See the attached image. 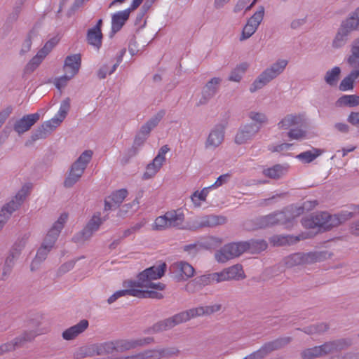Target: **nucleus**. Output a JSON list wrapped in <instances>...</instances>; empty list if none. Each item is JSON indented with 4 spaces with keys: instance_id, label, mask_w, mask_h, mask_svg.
Returning <instances> with one entry per match:
<instances>
[{
    "instance_id": "obj_40",
    "label": "nucleus",
    "mask_w": 359,
    "mask_h": 359,
    "mask_svg": "<svg viewBox=\"0 0 359 359\" xmlns=\"http://www.w3.org/2000/svg\"><path fill=\"white\" fill-rule=\"evenodd\" d=\"M102 34L101 30L97 28H90L87 33V41L89 44L99 49L102 45Z\"/></svg>"
},
{
    "instance_id": "obj_29",
    "label": "nucleus",
    "mask_w": 359,
    "mask_h": 359,
    "mask_svg": "<svg viewBox=\"0 0 359 359\" xmlns=\"http://www.w3.org/2000/svg\"><path fill=\"white\" fill-rule=\"evenodd\" d=\"M88 325L87 320L83 319L80 320L77 324L66 329L62 332V338L67 341L74 339L88 328Z\"/></svg>"
},
{
    "instance_id": "obj_42",
    "label": "nucleus",
    "mask_w": 359,
    "mask_h": 359,
    "mask_svg": "<svg viewBox=\"0 0 359 359\" xmlns=\"http://www.w3.org/2000/svg\"><path fill=\"white\" fill-rule=\"evenodd\" d=\"M300 122V116L294 114H288L278 122V126L280 129L288 130L291 127L299 124Z\"/></svg>"
},
{
    "instance_id": "obj_1",
    "label": "nucleus",
    "mask_w": 359,
    "mask_h": 359,
    "mask_svg": "<svg viewBox=\"0 0 359 359\" xmlns=\"http://www.w3.org/2000/svg\"><path fill=\"white\" fill-rule=\"evenodd\" d=\"M154 341L151 337L138 339H121L114 341H107L102 344H92L81 347L76 353V357H90L94 355L111 353L114 351L123 352L140 346L148 345Z\"/></svg>"
},
{
    "instance_id": "obj_35",
    "label": "nucleus",
    "mask_w": 359,
    "mask_h": 359,
    "mask_svg": "<svg viewBox=\"0 0 359 359\" xmlns=\"http://www.w3.org/2000/svg\"><path fill=\"white\" fill-rule=\"evenodd\" d=\"M221 82L222 79L214 77L206 83L203 90V95L205 100L211 98L216 94Z\"/></svg>"
},
{
    "instance_id": "obj_4",
    "label": "nucleus",
    "mask_w": 359,
    "mask_h": 359,
    "mask_svg": "<svg viewBox=\"0 0 359 359\" xmlns=\"http://www.w3.org/2000/svg\"><path fill=\"white\" fill-rule=\"evenodd\" d=\"M165 268V264L163 263L158 266L148 268L138 275L137 280H135L137 287L143 289L144 291L154 292L160 295V297H147L146 298H163V294L158 291L163 290L165 289V285L160 282L155 283L154 280L161 278L164 275Z\"/></svg>"
},
{
    "instance_id": "obj_15",
    "label": "nucleus",
    "mask_w": 359,
    "mask_h": 359,
    "mask_svg": "<svg viewBox=\"0 0 359 359\" xmlns=\"http://www.w3.org/2000/svg\"><path fill=\"white\" fill-rule=\"evenodd\" d=\"M291 340L289 337L278 338L272 341L264 344L259 349L250 353L243 359H262L269 353L279 349L287 344Z\"/></svg>"
},
{
    "instance_id": "obj_41",
    "label": "nucleus",
    "mask_w": 359,
    "mask_h": 359,
    "mask_svg": "<svg viewBox=\"0 0 359 359\" xmlns=\"http://www.w3.org/2000/svg\"><path fill=\"white\" fill-rule=\"evenodd\" d=\"M349 34L347 31L339 27L332 40V46L335 49L344 47L348 40Z\"/></svg>"
},
{
    "instance_id": "obj_5",
    "label": "nucleus",
    "mask_w": 359,
    "mask_h": 359,
    "mask_svg": "<svg viewBox=\"0 0 359 359\" xmlns=\"http://www.w3.org/2000/svg\"><path fill=\"white\" fill-rule=\"evenodd\" d=\"M288 65V60L286 59H278L275 62L262 71L252 81L250 86L249 90L254 93L261 90L273 79L280 76L285 69Z\"/></svg>"
},
{
    "instance_id": "obj_26",
    "label": "nucleus",
    "mask_w": 359,
    "mask_h": 359,
    "mask_svg": "<svg viewBox=\"0 0 359 359\" xmlns=\"http://www.w3.org/2000/svg\"><path fill=\"white\" fill-rule=\"evenodd\" d=\"M40 118L39 113L30 114L17 120L13 126L14 130L21 135L28 131Z\"/></svg>"
},
{
    "instance_id": "obj_45",
    "label": "nucleus",
    "mask_w": 359,
    "mask_h": 359,
    "mask_svg": "<svg viewBox=\"0 0 359 359\" xmlns=\"http://www.w3.org/2000/svg\"><path fill=\"white\" fill-rule=\"evenodd\" d=\"M211 189V187L209 186L203 188L201 191L197 190L191 194V201L195 208H200L201 206V202L205 201L206 198Z\"/></svg>"
},
{
    "instance_id": "obj_13",
    "label": "nucleus",
    "mask_w": 359,
    "mask_h": 359,
    "mask_svg": "<svg viewBox=\"0 0 359 359\" xmlns=\"http://www.w3.org/2000/svg\"><path fill=\"white\" fill-rule=\"evenodd\" d=\"M105 220L106 217H101L100 213L94 214L84 229L74 236V241L77 243H83L88 240L99 229L100 226Z\"/></svg>"
},
{
    "instance_id": "obj_30",
    "label": "nucleus",
    "mask_w": 359,
    "mask_h": 359,
    "mask_svg": "<svg viewBox=\"0 0 359 359\" xmlns=\"http://www.w3.org/2000/svg\"><path fill=\"white\" fill-rule=\"evenodd\" d=\"M130 15L129 10L126 9L113 13L111 15V33L114 34L120 31L128 20Z\"/></svg>"
},
{
    "instance_id": "obj_52",
    "label": "nucleus",
    "mask_w": 359,
    "mask_h": 359,
    "mask_svg": "<svg viewBox=\"0 0 359 359\" xmlns=\"http://www.w3.org/2000/svg\"><path fill=\"white\" fill-rule=\"evenodd\" d=\"M250 0H238L233 8V12L244 14L256 4L257 0H253L250 4Z\"/></svg>"
},
{
    "instance_id": "obj_59",
    "label": "nucleus",
    "mask_w": 359,
    "mask_h": 359,
    "mask_svg": "<svg viewBox=\"0 0 359 359\" xmlns=\"http://www.w3.org/2000/svg\"><path fill=\"white\" fill-rule=\"evenodd\" d=\"M74 77H70L69 74H64V75L57 77L54 80V85L58 90L64 88L69 81Z\"/></svg>"
},
{
    "instance_id": "obj_10",
    "label": "nucleus",
    "mask_w": 359,
    "mask_h": 359,
    "mask_svg": "<svg viewBox=\"0 0 359 359\" xmlns=\"http://www.w3.org/2000/svg\"><path fill=\"white\" fill-rule=\"evenodd\" d=\"M328 256L327 252H297L286 257L284 262L287 267L292 268L322 262L326 259Z\"/></svg>"
},
{
    "instance_id": "obj_25",
    "label": "nucleus",
    "mask_w": 359,
    "mask_h": 359,
    "mask_svg": "<svg viewBox=\"0 0 359 359\" xmlns=\"http://www.w3.org/2000/svg\"><path fill=\"white\" fill-rule=\"evenodd\" d=\"M170 269L175 274L177 280H186L194 276L195 273L194 268L188 262L179 261L173 263Z\"/></svg>"
},
{
    "instance_id": "obj_18",
    "label": "nucleus",
    "mask_w": 359,
    "mask_h": 359,
    "mask_svg": "<svg viewBox=\"0 0 359 359\" xmlns=\"http://www.w3.org/2000/svg\"><path fill=\"white\" fill-rule=\"evenodd\" d=\"M69 215L66 212L62 213L57 219L53 224L47 232L42 244L53 248L62 229L68 220Z\"/></svg>"
},
{
    "instance_id": "obj_56",
    "label": "nucleus",
    "mask_w": 359,
    "mask_h": 359,
    "mask_svg": "<svg viewBox=\"0 0 359 359\" xmlns=\"http://www.w3.org/2000/svg\"><path fill=\"white\" fill-rule=\"evenodd\" d=\"M18 258V257L14 256V254L10 252V254L6 257V261H5V264H4V269H3V275L4 276H6L7 274H8L11 272L12 268L13 267V266L15 264V260H17Z\"/></svg>"
},
{
    "instance_id": "obj_34",
    "label": "nucleus",
    "mask_w": 359,
    "mask_h": 359,
    "mask_svg": "<svg viewBox=\"0 0 359 359\" xmlns=\"http://www.w3.org/2000/svg\"><path fill=\"white\" fill-rule=\"evenodd\" d=\"M288 165L287 164H277L271 168H266L263 170V174L271 179H278L288 172Z\"/></svg>"
},
{
    "instance_id": "obj_12",
    "label": "nucleus",
    "mask_w": 359,
    "mask_h": 359,
    "mask_svg": "<svg viewBox=\"0 0 359 359\" xmlns=\"http://www.w3.org/2000/svg\"><path fill=\"white\" fill-rule=\"evenodd\" d=\"M59 39L53 37L48 40L26 65L25 67V74H31L34 72L41 64L46 57L50 53L52 49L57 44Z\"/></svg>"
},
{
    "instance_id": "obj_28",
    "label": "nucleus",
    "mask_w": 359,
    "mask_h": 359,
    "mask_svg": "<svg viewBox=\"0 0 359 359\" xmlns=\"http://www.w3.org/2000/svg\"><path fill=\"white\" fill-rule=\"evenodd\" d=\"M81 63V58L79 54L69 55L65 60L63 71L70 77H74L80 69Z\"/></svg>"
},
{
    "instance_id": "obj_60",
    "label": "nucleus",
    "mask_w": 359,
    "mask_h": 359,
    "mask_svg": "<svg viewBox=\"0 0 359 359\" xmlns=\"http://www.w3.org/2000/svg\"><path fill=\"white\" fill-rule=\"evenodd\" d=\"M287 136L290 140H301L305 137L306 132L301 128H293L287 133Z\"/></svg>"
},
{
    "instance_id": "obj_8",
    "label": "nucleus",
    "mask_w": 359,
    "mask_h": 359,
    "mask_svg": "<svg viewBox=\"0 0 359 359\" xmlns=\"http://www.w3.org/2000/svg\"><path fill=\"white\" fill-rule=\"evenodd\" d=\"M93 154V153L91 150H86L72 165L70 170L64 182L65 187L69 188L73 187L80 180L88 164L91 161Z\"/></svg>"
},
{
    "instance_id": "obj_32",
    "label": "nucleus",
    "mask_w": 359,
    "mask_h": 359,
    "mask_svg": "<svg viewBox=\"0 0 359 359\" xmlns=\"http://www.w3.org/2000/svg\"><path fill=\"white\" fill-rule=\"evenodd\" d=\"M288 210L285 212H276L274 214H271L266 216H264L259 219V227L263 228L270 225H273L276 224H285L286 223V217Z\"/></svg>"
},
{
    "instance_id": "obj_7",
    "label": "nucleus",
    "mask_w": 359,
    "mask_h": 359,
    "mask_svg": "<svg viewBox=\"0 0 359 359\" xmlns=\"http://www.w3.org/2000/svg\"><path fill=\"white\" fill-rule=\"evenodd\" d=\"M351 344V340L344 339L329 341L320 346L306 348L302 352L301 355L303 359H314L339 351L348 346Z\"/></svg>"
},
{
    "instance_id": "obj_53",
    "label": "nucleus",
    "mask_w": 359,
    "mask_h": 359,
    "mask_svg": "<svg viewBox=\"0 0 359 359\" xmlns=\"http://www.w3.org/2000/svg\"><path fill=\"white\" fill-rule=\"evenodd\" d=\"M222 242L219 237L209 236L200 242V246L205 249H212L218 247Z\"/></svg>"
},
{
    "instance_id": "obj_51",
    "label": "nucleus",
    "mask_w": 359,
    "mask_h": 359,
    "mask_svg": "<svg viewBox=\"0 0 359 359\" xmlns=\"http://www.w3.org/2000/svg\"><path fill=\"white\" fill-rule=\"evenodd\" d=\"M341 72V69L339 67H334L332 69L327 71L325 76V82L332 86L336 85L339 76Z\"/></svg>"
},
{
    "instance_id": "obj_3",
    "label": "nucleus",
    "mask_w": 359,
    "mask_h": 359,
    "mask_svg": "<svg viewBox=\"0 0 359 359\" xmlns=\"http://www.w3.org/2000/svg\"><path fill=\"white\" fill-rule=\"evenodd\" d=\"M352 214L351 212L348 211H344L334 215L323 212L304 217L302 219V224L307 229L318 228L319 230H328L351 218Z\"/></svg>"
},
{
    "instance_id": "obj_43",
    "label": "nucleus",
    "mask_w": 359,
    "mask_h": 359,
    "mask_svg": "<svg viewBox=\"0 0 359 359\" xmlns=\"http://www.w3.org/2000/svg\"><path fill=\"white\" fill-rule=\"evenodd\" d=\"M339 107H353L359 105V96L356 95H344L340 97L336 102Z\"/></svg>"
},
{
    "instance_id": "obj_20",
    "label": "nucleus",
    "mask_w": 359,
    "mask_h": 359,
    "mask_svg": "<svg viewBox=\"0 0 359 359\" xmlns=\"http://www.w3.org/2000/svg\"><path fill=\"white\" fill-rule=\"evenodd\" d=\"M226 219L222 215H203L194 218L189 226L191 229H196L203 227H214L226 223Z\"/></svg>"
},
{
    "instance_id": "obj_54",
    "label": "nucleus",
    "mask_w": 359,
    "mask_h": 359,
    "mask_svg": "<svg viewBox=\"0 0 359 359\" xmlns=\"http://www.w3.org/2000/svg\"><path fill=\"white\" fill-rule=\"evenodd\" d=\"M358 27L359 24L351 14L347 19L341 22L339 27L350 34L352 31L357 29Z\"/></svg>"
},
{
    "instance_id": "obj_44",
    "label": "nucleus",
    "mask_w": 359,
    "mask_h": 359,
    "mask_svg": "<svg viewBox=\"0 0 359 359\" xmlns=\"http://www.w3.org/2000/svg\"><path fill=\"white\" fill-rule=\"evenodd\" d=\"M323 154V151L320 149L313 148L311 150H308L300 153L297 156V158L304 163H309L312 162L319 156Z\"/></svg>"
},
{
    "instance_id": "obj_19",
    "label": "nucleus",
    "mask_w": 359,
    "mask_h": 359,
    "mask_svg": "<svg viewBox=\"0 0 359 359\" xmlns=\"http://www.w3.org/2000/svg\"><path fill=\"white\" fill-rule=\"evenodd\" d=\"M264 15V8L260 6L253 15L247 21V23L243 29L240 41L246 40L254 34L263 20Z\"/></svg>"
},
{
    "instance_id": "obj_50",
    "label": "nucleus",
    "mask_w": 359,
    "mask_h": 359,
    "mask_svg": "<svg viewBox=\"0 0 359 359\" xmlns=\"http://www.w3.org/2000/svg\"><path fill=\"white\" fill-rule=\"evenodd\" d=\"M248 116L249 118L254 122L252 123V124H256L260 128L263 124L267 122V116L263 112L252 110L248 112Z\"/></svg>"
},
{
    "instance_id": "obj_37",
    "label": "nucleus",
    "mask_w": 359,
    "mask_h": 359,
    "mask_svg": "<svg viewBox=\"0 0 359 359\" xmlns=\"http://www.w3.org/2000/svg\"><path fill=\"white\" fill-rule=\"evenodd\" d=\"M164 113L160 111L151 117L146 123L140 128V135H149L150 132L158 124L163 116Z\"/></svg>"
},
{
    "instance_id": "obj_17",
    "label": "nucleus",
    "mask_w": 359,
    "mask_h": 359,
    "mask_svg": "<svg viewBox=\"0 0 359 359\" xmlns=\"http://www.w3.org/2000/svg\"><path fill=\"white\" fill-rule=\"evenodd\" d=\"M32 188V184L31 183H26L23 184L15 197L2 207L1 210V212L10 217L12 213L18 210L22 205L26 197L29 194Z\"/></svg>"
},
{
    "instance_id": "obj_39",
    "label": "nucleus",
    "mask_w": 359,
    "mask_h": 359,
    "mask_svg": "<svg viewBox=\"0 0 359 359\" xmlns=\"http://www.w3.org/2000/svg\"><path fill=\"white\" fill-rule=\"evenodd\" d=\"M31 338H27L25 336H21L15 338L13 341L4 343L0 346V355L5 353L14 351L16 347L21 346V344Z\"/></svg>"
},
{
    "instance_id": "obj_46",
    "label": "nucleus",
    "mask_w": 359,
    "mask_h": 359,
    "mask_svg": "<svg viewBox=\"0 0 359 359\" xmlns=\"http://www.w3.org/2000/svg\"><path fill=\"white\" fill-rule=\"evenodd\" d=\"M249 67L247 62H243L237 65L230 73L229 80L233 82H240Z\"/></svg>"
},
{
    "instance_id": "obj_47",
    "label": "nucleus",
    "mask_w": 359,
    "mask_h": 359,
    "mask_svg": "<svg viewBox=\"0 0 359 359\" xmlns=\"http://www.w3.org/2000/svg\"><path fill=\"white\" fill-rule=\"evenodd\" d=\"M248 244L247 252L250 253H258L267 248V243L264 240H250L245 241Z\"/></svg>"
},
{
    "instance_id": "obj_16",
    "label": "nucleus",
    "mask_w": 359,
    "mask_h": 359,
    "mask_svg": "<svg viewBox=\"0 0 359 359\" xmlns=\"http://www.w3.org/2000/svg\"><path fill=\"white\" fill-rule=\"evenodd\" d=\"M32 188V184L31 183H26L23 184L15 197L2 207L1 210V212L10 217L12 213L18 210L22 205L26 197L29 194Z\"/></svg>"
},
{
    "instance_id": "obj_49",
    "label": "nucleus",
    "mask_w": 359,
    "mask_h": 359,
    "mask_svg": "<svg viewBox=\"0 0 359 359\" xmlns=\"http://www.w3.org/2000/svg\"><path fill=\"white\" fill-rule=\"evenodd\" d=\"M298 239L290 235H278L271 238V242L276 245H291Z\"/></svg>"
},
{
    "instance_id": "obj_2",
    "label": "nucleus",
    "mask_w": 359,
    "mask_h": 359,
    "mask_svg": "<svg viewBox=\"0 0 359 359\" xmlns=\"http://www.w3.org/2000/svg\"><path fill=\"white\" fill-rule=\"evenodd\" d=\"M222 309V304L216 303L208 306H199L178 313L173 316L158 322L148 330L149 333H157L168 330L175 326L186 323L192 318L209 316L218 312Z\"/></svg>"
},
{
    "instance_id": "obj_14",
    "label": "nucleus",
    "mask_w": 359,
    "mask_h": 359,
    "mask_svg": "<svg viewBox=\"0 0 359 359\" xmlns=\"http://www.w3.org/2000/svg\"><path fill=\"white\" fill-rule=\"evenodd\" d=\"M169 151L170 148L168 145H163L159 149L157 155L147 165L145 172L142 175V180H147L151 179L158 173L165 162V155Z\"/></svg>"
},
{
    "instance_id": "obj_27",
    "label": "nucleus",
    "mask_w": 359,
    "mask_h": 359,
    "mask_svg": "<svg viewBox=\"0 0 359 359\" xmlns=\"http://www.w3.org/2000/svg\"><path fill=\"white\" fill-rule=\"evenodd\" d=\"M220 283L231 280H240L245 278L243 267L240 264H235L226 268L220 272H218Z\"/></svg>"
},
{
    "instance_id": "obj_23",
    "label": "nucleus",
    "mask_w": 359,
    "mask_h": 359,
    "mask_svg": "<svg viewBox=\"0 0 359 359\" xmlns=\"http://www.w3.org/2000/svg\"><path fill=\"white\" fill-rule=\"evenodd\" d=\"M260 130L256 124L246 123L240 126L236 136L235 142L238 144L247 143L252 140Z\"/></svg>"
},
{
    "instance_id": "obj_6",
    "label": "nucleus",
    "mask_w": 359,
    "mask_h": 359,
    "mask_svg": "<svg viewBox=\"0 0 359 359\" xmlns=\"http://www.w3.org/2000/svg\"><path fill=\"white\" fill-rule=\"evenodd\" d=\"M70 109V100L66 98L60 103L57 114L50 120L45 121L34 133V139L46 138L48 134L56 129L65 119Z\"/></svg>"
},
{
    "instance_id": "obj_61",
    "label": "nucleus",
    "mask_w": 359,
    "mask_h": 359,
    "mask_svg": "<svg viewBox=\"0 0 359 359\" xmlns=\"http://www.w3.org/2000/svg\"><path fill=\"white\" fill-rule=\"evenodd\" d=\"M292 147V144L282 143L280 144H271L269 146V150L271 152H285L289 151Z\"/></svg>"
},
{
    "instance_id": "obj_38",
    "label": "nucleus",
    "mask_w": 359,
    "mask_h": 359,
    "mask_svg": "<svg viewBox=\"0 0 359 359\" xmlns=\"http://www.w3.org/2000/svg\"><path fill=\"white\" fill-rule=\"evenodd\" d=\"M52 248L41 244V246L38 250L36 257L32 260L30 268L32 271H35L38 269L39 264L46 259L48 254Z\"/></svg>"
},
{
    "instance_id": "obj_48",
    "label": "nucleus",
    "mask_w": 359,
    "mask_h": 359,
    "mask_svg": "<svg viewBox=\"0 0 359 359\" xmlns=\"http://www.w3.org/2000/svg\"><path fill=\"white\" fill-rule=\"evenodd\" d=\"M358 79L359 75L351 72L350 74L341 81L339 85V90L341 91H348L352 90L353 88L354 81Z\"/></svg>"
},
{
    "instance_id": "obj_36",
    "label": "nucleus",
    "mask_w": 359,
    "mask_h": 359,
    "mask_svg": "<svg viewBox=\"0 0 359 359\" xmlns=\"http://www.w3.org/2000/svg\"><path fill=\"white\" fill-rule=\"evenodd\" d=\"M153 359H164L176 356L179 354V349L176 347H165L151 349Z\"/></svg>"
},
{
    "instance_id": "obj_58",
    "label": "nucleus",
    "mask_w": 359,
    "mask_h": 359,
    "mask_svg": "<svg viewBox=\"0 0 359 359\" xmlns=\"http://www.w3.org/2000/svg\"><path fill=\"white\" fill-rule=\"evenodd\" d=\"M347 63L353 69L351 72L359 75V55L350 54L346 58Z\"/></svg>"
},
{
    "instance_id": "obj_55",
    "label": "nucleus",
    "mask_w": 359,
    "mask_h": 359,
    "mask_svg": "<svg viewBox=\"0 0 359 359\" xmlns=\"http://www.w3.org/2000/svg\"><path fill=\"white\" fill-rule=\"evenodd\" d=\"M317 203L316 201H306L304 203L303 206H299L295 208V210H293V208H291L292 217L294 218L297 217L303 213L304 209L309 210L311 208H314L316 205Z\"/></svg>"
},
{
    "instance_id": "obj_21",
    "label": "nucleus",
    "mask_w": 359,
    "mask_h": 359,
    "mask_svg": "<svg viewBox=\"0 0 359 359\" xmlns=\"http://www.w3.org/2000/svg\"><path fill=\"white\" fill-rule=\"evenodd\" d=\"M135 280H126L123 283V286L126 287L124 290H118L114 292L116 298L118 299L121 297L130 295L138 298H146L147 297H160L156 293L149 292L144 291L143 289H140L136 285Z\"/></svg>"
},
{
    "instance_id": "obj_63",
    "label": "nucleus",
    "mask_w": 359,
    "mask_h": 359,
    "mask_svg": "<svg viewBox=\"0 0 359 359\" xmlns=\"http://www.w3.org/2000/svg\"><path fill=\"white\" fill-rule=\"evenodd\" d=\"M128 357V359H153L152 351L151 349L145 350Z\"/></svg>"
},
{
    "instance_id": "obj_22",
    "label": "nucleus",
    "mask_w": 359,
    "mask_h": 359,
    "mask_svg": "<svg viewBox=\"0 0 359 359\" xmlns=\"http://www.w3.org/2000/svg\"><path fill=\"white\" fill-rule=\"evenodd\" d=\"M220 283L218 272L200 276L189 282L186 285V290L194 292L202 287Z\"/></svg>"
},
{
    "instance_id": "obj_11",
    "label": "nucleus",
    "mask_w": 359,
    "mask_h": 359,
    "mask_svg": "<svg viewBox=\"0 0 359 359\" xmlns=\"http://www.w3.org/2000/svg\"><path fill=\"white\" fill-rule=\"evenodd\" d=\"M248 246V244L245 241L226 244L215 252V259L219 263H225L247 252L246 248Z\"/></svg>"
},
{
    "instance_id": "obj_62",
    "label": "nucleus",
    "mask_w": 359,
    "mask_h": 359,
    "mask_svg": "<svg viewBox=\"0 0 359 359\" xmlns=\"http://www.w3.org/2000/svg\"><path fill=\"white\" fill-rule=\"evenodd\" d=\"M148 136L145 135H140V131L137 135V136L135 138L133 145L132 147L133 148V155H135L137 152V148L141 147L145 140H147Z\"/></svg>"
},
{
    "instance_id": "obj_33",
    "label": "nucleus",
    "mask_w": 359,
    "mask_h": 359,
    "mask_svg": "<svg viewBox=\"0 0 359 359\" xmlns=\"http://www.w3.org/2000/svg\"><path fill=\"white\" fill-rule=\"evenodd\" d=\"M125 53H126V49L121 50L120 55L118 57L116 62H115V63L109 62V63L104 64V65H102L100 68V69L97 72L98 77L100 79H104V78H106V76L107 75H110V74H113L116 71V68L120 65V63L122 62L123 57Z\"/></svg>"
},
{
    "instance_id": "obj_9",
    "label": "nucleus",
    "mask_w": 359,
    "mask_h": 359,
    "mask_svg": "<svg viewBox=\"0 0 359 359\" xmlns=\"http://www.w3.org/2000/svg\"><path fill=\"white\" fill-rule=\"evenodd\" d=\"M184 214L180 209L166 212L163 215L156 218L152 228L162 231L170 228L183 229Z\"/></svg>"
},
{
    "instance_id": "obj_64",
    "label": "nucleus",
    "mask_w": 359,
    "mask_h": 359,
    "mask_svg": "<svg viewBox=\"0 0 359 359\" xmlns=\"http://www.w3.org/2000/svg\"><path fill=\"white\" fill-rule=\"evenodd\" d=\"M229 179H230L229 174L226 173V174L222 175L217 179V180L215 181V182L214 184H212V185L210 186V187H211L212 189H217V188L222 186L223 184H226L229 180Z\"/></svg>"
},
{
    "instance_id": "obj_31",
    "label": "nucleus",
    "mask_w": 359,
    "mask_h": 359,
    "mask_svg": "<svg viewBox=\"0 0 359 359\" xmlns=\"http://www.w3.org/2000/svg\"><path fill=\"white\" fill-rule=\"evenodd\" d=\"M128 191L125 189L117 190L113 192L105 200L104 210H109L118 207L127 196Z\"/></svg>"
},
{
    "instance_id": "obj_57",
    "label": "nucleus",
    "mask_w": 359,
    "mask_h": 359,
    "mask_svg": "<svg viewBox=\"0 0 359 359\" xmlns=\"http://www.w3.org/2000/svg\"><path fill=\"white\" fill-rule=\"evenodd\" d=\"M327 328V325L325 323H320L306 327L304 332L308 334H318L326 331Z\"/></svg>"
},
{
    "instance_id": "obj_24",
    "label": "nucleus",
    "mask_w": 359,
    "mask_h": 359,
    "mask_svg": "<svg viewBox=\"0 0 359 359\" xmlns=\"http://www.w3.org/2000/svg\"><path fill=\"white\" fill-rule=\"evenodd\" d=\"M225 133V126L217 124L210 130L205 143L208 149H215L218 147L224 141Z\"/></svg>"
}]
</instances>
